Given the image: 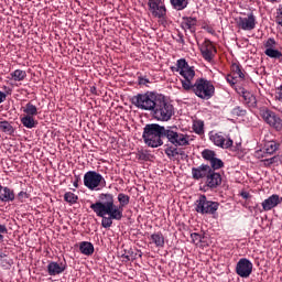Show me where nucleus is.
Instances as JSON below:
<instances>
[{
  "label": "nucleus",
  "instance_id": "obj_1",
  "mask_svg": "<svg viewBox=\"0 0 282 282\" xmlns=\"http://www.w3.org/2000/svg\"><path fill=\"white\" fill-rule=\"evenodd\" d=\"M99 202L90 205V209L101 217L102 228H111L115 221L122 220L123 215L119 209L113 208V194H100Z\"/></svg>",
  "mask_w": 282,
  "mask_h": 282
},
{
  "label": "nucleus",
  "instance_id": "obj_2",
  "mask_svg": "<svg viewBox=\"0 0 282 282\" xmlns=\"http://www.w3.org/2000/svg\"><path fill=\"white\" fill-rule=\"evenodd\" d=\"M165 134L166 127L160 126L158 123H149L145 124L143 129L142 139L144 144L151 149H158V147H162V144H164L162 138H165Z\"/></svg>",
  "mask_w": 282,
  "mask_h": 282
},
{
  "label": "nucleus",
  "instance_id": "obj_3",
  "mask_svg": "<svg viewBox=\"0 0 282 282\" xmlns=\"http://www.w3.org/2000/svg\"><path fill=\"white\" fill-rule=\"evenodd\" d=\"M172 72H178L180 76H182L181 83L183 89L185 91H191V87H193V78H195V67L189 66L186 59L181 58L176 62V67H171Z\"/></svg>",
  "mask_w": 282,
  "mask_h": 282
},
{
  "label": "nucleus",
  "instance_id": "obj_4",
  "mask_svg": "<svg viewBox=\"0 0 282 282\" xmlns=\"http://www.w3.org/2000/svg\"><path fill=\"white\" fill-rule=\"evenodd\" d=\"M153 118L159 122H169L175 116V107L164 97H159L153 108Z\"/></svg>",
  "mask_w": 282,
  "mask_h": 282
},
{
  "label": "nucleus",
  "instance_id": "obj_5",
  "mask_svg": "<svg viewBox=\"0 0 282 282\" xmlns=\"http://www.w3.org/2000/svg\"><path fill=\"white\" fill-rule=\"evenodd\" d=\"M189 91L203 100H210L215 96V86L206 78H198L192 84Z\"/></svg>",
  "mask_w": 282,
  "mask_h": 282
},
{
  "label": "nucleus",
  "instance_id": "obj_6",
  "mask_svg": "<svg viewBox=\"0 0 282 282\" xmlns=\"http://www.w3.org/2000/svg\"><path fill=\"white\" fill-rule=\"evenodd\" d=\"M158 98L153 93L138 94L132 97V105L143 111H153L158 102Z\"/></svg>",
  "mask_w": 282,
  "mask_h": 282
},
{
  "label": "nucleus",
  "instance_id": "obj_7",
  "mask_svg": "<svg viewBox=\"0 0 282 282\" xmlns=\"http://www.w3.org/2000/svg\"><path fill=\"white\" fill-rule=\"evenodd\" d=\"M165 138L173 147H188L191 137L177 131V127L167 126L165 128Z\"/></svg>",
  "mask_w": 282,
  "mask_h": 282
},
{
  "label": "nucleus",
  "instance_id": "obj_8",
  "mask_svg": "<svg viewBox=\"0 0 282 282\" xmlns=\"http://www.w3.org/2000/svg\"><path fill=\"white\" fill-rule=\"evenodd\" d=\"M195 210L199 215H215L219 210V203L208 199L206 195H200L195 202Z\"/></svg>",
  "mask_w": 282,
  "mask_h": 282
},
{
  "label": "nucleus",
  "instance_id": "obj_9",
  "mask_svg": "<svg viewBox=\"0 0 282 282\" xmlns=\"http://www.w3.org/2000/svg\"><path fill=\"white\" fill-rule=\"evenodd\" d=\"M84 186L89 191H96V188H105L107 181L100 173L96 171H88L84 175Z\"/></svg>",
  "mask_w": 282,
  "mask_h": 282
},
{
  "label": "nucleus",
  "instance_id": "obj_10",
  "mask_svg": "<svg viewBox=\"0 0 282 282\" xmlns=\"http://www.w3.org/2000/svg\"><path fill=\"white\" fill-rule=\"evenodd\" d=\"M260 116L269 124L270 127H273L276 131L282 130V120L276 112L268 109V107H261L260 108Z\"/></svg>",
  "mask_w": 282,
  "mask_h": 282
},
{
  "label": "nucleus",
  "instance_id": "obj_11",
  "mask_svg": "<svg viewBox=\"0 0 282 282\" xmlns=\"http://www.w3.org/2000/svg\"><path fill=\"white\" fill-rule=\"evenodd\" d=\"M148 6L152 17L161 19V25H165L166 6H164V2H162V0H149Z\"/></svg>",
  "mask_w": 282,
  "mask_h": 282
},
{
  "label": "nucleus",
  "instance_id": "obj_12",
  "mask_svg": "<svg viewBox=\"0 0 282 282\" xmlns=\"http://www.w3.org/2000/svg\"><path fill=\"white\" fill-rule=\"evenodd\" d=\"M254 265L247 258H241L236 264V274L241 279H248L252 274Z\"/></svg>",
  "mask_w": 282,
  "mask_h": 282
},
{
  "label": "nucleus",
  "instance_id": "obj_13",
  "mask_svg": "<svg viewBox=\"0 0 282 282\" xmlns=\"http://www.w3.org/2000/svg\"><path fill=\"white\" fill-rule=\"evenodd\" d=\"M237 25L240 30L245 32H252L257 28V17L254 13H249L247 18L239 17L237 19Z\"/></svg>",
  "mask_w": 282,
  "mask_h": 282
},
{
  "label": "nucleus",
  "instance_id": "obj_14",
  "mask_svg": "<svg viewBox=\"0 0 282 282\" xmlns=\"http://www.w3.org/2000/svg\"><path fill=\"white\" fill-rule=\"evenodd\" d=\"M202 56L207 63H210L213 58H215V54H217V48L209 40H205L200 45Z\"/></svg>",
  "mask_w": 282,
  "mask_h": 282
},
{
  "label": "nucleus",
  "instance_id": "obj_15",
  "mask_svg": "<svg viewBox=\"0 0 282 282\" xmlns=\"http://www.w3.org/2000/svg\"><path fill=\"white\" fill-rule=\"evenodd\" d=\"M209 140H212L215 147H219L220 149H230V147L234 144L232 139H225V137L219 132L210 134Z\"/></svg>",
  "mask_w": 282,
  "mask_h": 282
},
{
  "label": "nucleus",
  "instance_id": "obj_16",
  "mask_svg": "<svg viewBox=\"0 0 282 282\" xmlns=\"http://www.w3.org/2000/svg\"><path fill=\"white\" fill-rule=\"evenodd\" d=\"M280 204H282V197L278 194H272L261 203V206L264 213H268L272 210V208H276Z\"/></svg>",
  "mask_w": 282,
  "mask_h": 282
},
{
  "label": "nucleus",
  "instance_id": "obj_17",
  "mask_svg": "<svg viewBox=\"0 0 282 282\" xmlns=\"http://www.w3.org/2000/svg\"><path fill=\"white\" fill-rule=\"evenodd\" d=\"M213 169L208 164H202L198 167H192V177L193 180H204V177H208Z\"/></svg>",
  "mask_w": 282,
  "mask_h": 282
},
{
  "label": "nucleus",
  "instance_id": "obj_18",
  "mask_svg": "<svg viewBox=\"0 0 282 282\" xmlns=\"http://www.w3.org/2000/svg\"><path fill=\"white\" fill-rule=\"evenodd\" d=\"M181 28L184 30V32H191V34H195L197 31V18L183 17Z\"/></svg>",
  "mask_w": 282,
  "mask_h": 282
},
{
  "label": "nucleus",
  "instance_id": "obj_19",
  "mask_svg": "<svg viewBox=\"0 0 282 282\" xmlns=\"http://www.w3.org/2000/svg\"><path fill=\"white\" fill-rule=\"evenodd\" d=\"M67 270V263L65 262H50L47 264V273L50 276H56L58 274H63V272Z\"/></svg>",
  "mask_w": 282,
  "mask_h": 282
},
{
  "label": "nucleus",
  "instance_id": "obj_20",
  "mask_svg": "<svg viewBox=\"0 0 282 282\" xmlns=\"http://www.w3.org/2000/svg\"><path fill=\"white\" fill-rule=\"evenodd\" d=\"M117 199L119 202V206L116 205L112 196V208L120 210L121 215H123L122 213H124V207L129 206V202H131V197H129V195L127 194L120 193L118 194Z\"/></svg>",
  "mask_w": 282,
  "mask_h": 282
},
{
  "label": "nucleus",
  "instance_id": "obj_21",
  "mask_svg": "<svg viewBox=\"0 0 282 282\" xmlns=\"http://www.w3.org/2000/svg\"><path fill=\"white\" fill-rule=\"evenodd\" d=\"M206 186H208V188H217L221 186V174L213 172L212 170V173L206 177Z\"/></svg>",
  "mask_w": 282,
  "mask_h": 282
},
{
  "label": "nucleus",
  "instance_id": "obj_22",
  "mask_svg": "<svg viewBox=\"0 0 282 282\" xmlns=\"http://www.w3.org/2000/svg\"><path fill=\"white\" fill-rule=\"evenodd\" d=\"M241 96L245 100V104H247L248 107H257V97H254L252 93L246 90V88H242Z\"/></svg>",
  "mask_w": 282,
  "mask_h": 282
},
{
  "label": "nucleus",
  "instance_id": "obj_23",
  "mask_svg": "<svg viewBox=\"0 0 282 282\" xmlns=\"http://www.w3.org/2000/svg\"><path fill=\"white\" fill-rule=\"evenodd\" d=\"M0 202H14V191L0 186Z\"/></svg>",
  "mask_w": 282,
  "mask_h": 282
},
{
  "label": "nucleus",
  "instance_id": "obj_24",
  "mask_svg": "<svg viewBox=\"0 0 282 282\" xmlns=\"http://www.w3.org/2000/svg\"><path fill=\"white\" fill-rule=\"evenodd\" d=\"M276 151H279V143H276L275 141H268L264 144V154L262 155V158H265V155H272L276 153Z\"/></svg>",
  "mask_w": 282,
  "mask_h": 282
},
{
  "label": "nucleus",
  "instance_id": "obj_25",
  "mask_svg": "<svg viewBox=\"0 0 282 282\" xmlns=\"http://www.w3.org/2000/svg\"><path fill=\"white\" fill-rule=\"evenodd\" d=\"M79 250L82 254H85L86 257H91V254H94V245L88 241H83L79 245Z\"/></svg>",
  "mask_w": 282,
  "mask_h": 282
},
{
  "label": "nucleus",
  "instance_id": "obj_26",
  "mask_svg": "<svg viewBox=\"0 0 282 282\" xmlns=\"http://www.w3.org/2000/svg\"><path fill=\"white\" fill-rule=\"evenodd\" d=\"M20 120L23 127H25L26 129H34V127L39 124V121H36L34 117H30L25 115Z\"/></svg>",
  "mask_w": 282,
  "mask_h": 282
},
{
  "label": "nucleus",
  "instance_id": "obj_27",
  "mask_svg": "<svg viewBox=\"0 0 282 282\" xmlns=\"http://www.w3.org/2000/svg\"><path fill=\"white\" fill-rule=\"evenodd\" d=\"M231 72L236 78H240L241 80H245L246 75L243 74V69L241 68L240 63H232Z\"/></svg>",
  "mask_w": 282,
  "mask_h": 282
},
{
  "label": "nucleus",
  "instance_id": "obj_28",
  "mask_svg": "<svg viewBox=\"0 0 282 282\" xmlns=\"http://www.w3.org/2000/svg\"><path fill=\"white\" fill-rule=\"evenodd\" d=\"M11 80L15 83H21V80H25L28 78V73L25 70L15 69L14 72L10 73Z\"/></svg>",
  "mask_w": 282,
  "mask_h": 282
},
{
  "label": "nucleus",
  "instance_id": "obj_29",
  "mask_svg": "<svg viewBox=\"0 0 282 282\" xmlns=\"http://www.w3.org/2000/svg\"><path fill=\"white\" fill-rule=\"evenodd\" d=\"M0 131L7 135H14V127L8 120L0 121Z\"/></svg>",
  "mask_w": 282,
  "mask_h": 282
},
{
  "label": "nucleus",
  "instance_id": "obj_30",
  "mask_svg": "<svg viewBox=\"0 0 282 282\" xmlns=\"http://www.w3.org/2000/svg\"><path fill=\"white\" fill-rule=\"evenodd\" d=\"M151 240L156 248H164V235L162 232H155L151 235Z\"/></svg>",
  "mask_w": 282,
  "mask_h": 282
},
{
  "label": "nucleus",
  "instance_id": "obj_31",
  "mask_svg": "<svg viewBox=\"0 0 282 282\" xmlns=\"http://www.w3.org/2000/svg\"><path fill=\"white\" fill-rule=\"evenodd\" d=\"M23 112L25 113V116L34 118V116H39V108H36L34 104L28 102L23 108Z\"/></svg>",
  "mask_w": 282,
  "mask_h": 282
},
{
  "label": "nucleus",
  "instance_id": "obj_32",
  "mask_svg": "<svg viewBox=\"0 0 282 282\" xmlns=\"http://www.w3.org/2000/svg\"><path fill=\"white\" fill-rule=\"evenodd\" d=\"M13 263L12 259H10L6 253H0V267L3 268V270H10Z\"/></svg>",
  "mask_w": 282,
  "mask_h": 282
},
{
  "label": "nucleus",
  "instance_id": "obj_33",
  "mask_svg": "<svg viewBox=\"0 0 282 282\" xmlns=\"http://www.w3.org/2000/svg\"><path fill=\"white\" fill-rule=\"evenodd\" d=\"M172 8L174 10H186L188 8V0H170Z\"/></svg>",
  "mask_w": 282,
  "mask_h": 282
},
{
  "label": "nucleus",
  "instance_id": "obj_34",
  "mask_svg": "<svg viewBox=\"0 0 282 282\" xmlns=\"http://www.w3.org/2000/svg\"><path fill=\"white\" fill-rule=\"evenodd\" d=\"M202 158L206 162H212L215 158H217V153L210 149H205L202 151Z\"/></svg>",
  "mask_w": 282,
  "mask_h": 282
},
{
  "label": "nucleus",
  "instance_id": "obj_35",
  "mask_svg": "<svg viewBox=\"0 0 282 282\" xmlns=\"http://www.w3.org/2000/svg\"><path fill=\"white\" fill-rule=\"evenodd\" d=\"M209 164V169H212L213 172L219 171V169H224L225 166L224 161L217 156H215Z\"/></svg>",
  "mask_w": 282,
  "mask_h": 282
},
{
  "label": "nucleus",
  "instance_id": "obj_36",
  "mask_svg": "<svg viewBox=\"0 0 282 282\" xmlns=\"http://www.w3.org/2000/svg\"><path fill=\"white\" fill-rule=\"evenodd\" d=\"M165 155H167L170 160H173V158H177V155H182V152H180L177 148L171 145L165 149Z\"/></svg>",
  "mask_w": 282,
  "mask_h": 282
},
{
  "label": "nucleus",
  "instance_id": "obj_37",
  "mask_svg": "<svg viewBox=\"0 0 282 282\" xmlns=\"http://www.w3.org/2000/svg\"><path fill=\"white\" fill-rule=\"evenodd\" d=\"M265 56H269V58H282V53L279 50L275 48H265L264 51Z\"/></svg>",
  "mask_w": 282,
  "mask_h": 282
},
{
  "label": "nucleus",
  "instance_id": "obj_38",
  "mask_svg": "<svg viewBox=\"0 0 282 282\" xmlns=\"http://www.w3.org/2000/svg\"><path fill=\"white\" fill-rule=\"evenodd\" d=\"M64 199L68 204H76V202H78V195H76V194H74L72 192H66L64 194Z\"/></svg>",
  "mask_w": 282,
  "mask_h": 282
},
{
  "label": "nucleus",
  "instance_id": "obj_39",
  "mask_svg": "<svg viewBox=\"0 0 282 282\" xmlns=\"http://www.w3.org/2000/svg\"><path fill=\"white\" fill-rule=\"evenodd\" d=\"M231 113H232V116L243 117V116H246L247 111H246V109L237 106L236 108H234L231 110Z\"/></svg>",
  "mask_w": 282,
  "mask_h": 282
},
{
  "label": "nucleus",
  "instance_id": "obj_40",
  "mask_svg": "<svg viewBox=\"0 0 282 282\" xmlns=\"http://www.w3.org/2000/svg\"><path fill=\"white\" fill-rule=\"evenodd\" d=\"M194 131L198 135H202V133H204V122L197 121L196 123H194Z\"/></svg>",
  "mask_w": 282,
  "mask_h": 282
},
{
  "label": "nucleus",
  "instance_id": "obj_41",
  "mask_svg": "<svg viewBox=\"0 0 282 282\" xmlns=\"http://www.w3.org/2000/svg\"><path fill=\"white\" fill-rule=\"evenodd\" d=\"M264 166H272V164H276V162H279V158L278 156H273L270 159H264L262 160Z\"/></svg>",
  "mask_w": 282,
  "mask_h": 282
},
{
  "label": "nucleus",
  "instance_id": "obj_42",
  "mask_svg": "<svg viewBox=\"0 0 282 282\" xmlns=\"http://www.w3.org/2000/svg\"><path fill=\"white\" fill-rule=\"evenodd\" d=\"M191 239L193 241V243H195L196 246H199V243H202V235L197 234V232H194L191 235Z\"/></svg>",
  "mask_w": 282,
  "mask_h": 282
},
{
  "label": "nucleus",
  "instance_id": "obj_43",
  "mask_svg": "<svg viewBox=\"0 0 282 282\" xmlns=\"http://www.w3.org/2000/svg\"><path fill=\"white\" fill-rule=\"evenodd\" d=\"M275 46L276 41H274V39H269L264 44L265 50H274Z\"/></svg>",
  "mask_w": 282,
  "mask_h": 282
},
{
  "label": "nucleus",
  "instance_id": "obj_44",
  "mask_svg": "<svg viewBox=\"0 0 282 282\" xmlns=\"http://www.w3.org/2000/svg\"><path fill=\"white\" fill-rule=\"evenodd\" d=\"M10 95H12V89H8V90H6V93L0 90V105H1V102H6V99Z\"/></svg>",
  "mask_w": 282,
  "mask_h": 282
},
{
  "label": "nucleus",
  "instance_id": "obj_45",
  "mask_svg": "<svg viewBox=\"0 0 282 282\" xmlns=\"http://www.w3.org/2000/svg\"><path fill=\"white\" fill-rule=\"evenodd\" d=\"M8 232V227L6 225H0V241L3 240V235H7Z\"/></svg>",
  "mask_w": 282,
  "mask_h": 282
},
{
  "label": "nucleus",
  "instance_id": "obj_46",
  "mask_svg": "<svg viewBox=\"0 0 282 282\" xmlns=\"http://www.w3.org/2000/svg\"><path fill=\"white\" fill-rule=\"evenodd\" d=\"M237 77L232 76V75H228L227 76V83H229V85H237Z\"/></svg>",
  "mask_w": 282,
  "mask_h": 282
},
{
  "label": "nucleus",
  "instance_id": "obj_47",
  "mask_svg": "<svg viewBox=\"0 0 282 282\" xmlns=\"http://www.w3.org/2000/svg\"><path fill=\"white\" fill-rule=\"evenodd\" d=\"M137 158H138V160H143V161L149 160V155L147 153H144V152H139L137 154Z\"/></svg>",
  "mask_w": 282,
  "mask_h": 282
},
{
  "label": "nucleus",
  "instance_id": "obj_48",
  "mask_svg": "<svg viewBox=\"0 0 282 282\" xmlns=\"http://www.w3.org/2000/svg\"><path fill=\"white\" fill-rule=\"evenodd\" d=\"M276 23L282 26V8L278 11Z\"/></svg>",
  "mask_w": 282,
  "mask_h": 282
},
{
  "label": "nucleus",
  "instance_id": "obj_49",
  "mask_svg": "<svg viewBox=\"0 0 282 282\" xmlns=\"http://www.w3.org/2000/svg\"><path fill=\"white\" fill-rule=\"evenodd\" d=\"M148 83H151L149 78L139 77V85H147Z\"/></svg>",
  "mask_w": 282,
  "mask_h": 282
},
{
  "label": "nucleus",
  "instance_id": "obj_50",
  "mask_svg": "<svg viewBox=\"0 0 282 282\" xmlns=\"http://www.w3.org/2000/svg\"><path fill=\"white\" fill-rule=\"evenodd\" d=\"M177 43H181L182 45H184V43H185L184 35L182 33H178Z\"/></svg>",
  "mask_w": 282,
  "mask_h": 282
},
{
  "label": "nucleus",
  "instance_id": "obj_51",
  "mask_svg": "<svg viewBox=\"0 0 282 282\" xmlns=\"http://www.w3.org/2000/svg\"><path fill=\"white\" fill-rule=\"evenodd\" d=\"M18 197H19V199L28 198V193L26 192H20L18 194Z\"/></svg>",
  "mask_w": 282,
  "mask_h": 282
},
{
  "label": "nucleus",
  "instance_id": "obj_52",
  "mask_svg": "<svg viewBox=\"0 0 282 282\" xmlns=\"http://www.w3.org/2000/svg\"><path fill=\"white\" fill-rule=\"evenodd\" d=\"M278 100L282 102V86L280 87V91L278 93Z\"/></svg>",
  "mask_w": 282,
  "mask_h": 282
},
{
  "label": "nucleus",
  "instance_id": "obj_53",
  "mask_svg": "<svg viewBox=\"0 0 282 282\" xmlns=\"http://www.w3.org/2000/svg\"><path fill=\"white\" fill-rule=\"evenodd\" d=\"M78 182H79V178L76 177V180H75L74 183H73V186H74L75 188H78Z\"/></svg>",
  "mask_w": 282,
  "mask_h": 282
},
{
  "label": "nucleus",
  "instance_id": "obj_54",
  "mask_svg": "<svg viewBox=\"0 0 282 282\" xmlns=\"http://www.w3.org/2000/svg\"><path fill=\"white\" fill-rule=\"evenodd\" d=\"M241 197H243V199H248V197H250V194L243 192V193L241 194Z\"/></svg>",
  "mask_w": 282,
  "mask_h": 282
},
{
  "label": "nucleus",
  "instance_id": "obj_55",
  "mask_svg": "<svg viewBox=\"0 0 282 282\" xmlns=\"http://www.w3.org/2000/svg\"><path fill=\"white\" fill-rule=\"evenodd\" d=\"M124 259H127V261H131V258L129 256H123Z\"/></svg>",
  "mask_w": 282,
  "mask_h": 282
},
{
  "label": "nucleus",
  "instance_id": "obj_56",
  "mask_svg": "<svg viewBox=\"0 0 282 282\" xmlns=\"http://www.w3.org/2000/svg\"><path fill=\"white\" fill-rule=\"evenodd\" d=\"M208 32H209V34H213V32H215V31H213V30H208Z\"/></svg>",
  "mask_w": 282,
  "mask_h": 282
},
{
  "label": "nucleus",
  "instance_id": "obj_57",
  "mask_svg": "<svg viewBox=\"0 0 282 282\" xmlns=\"http://www.w3.org/2000/svg\"><path fill=\"white\" fill-rule=\"evenodd\" d=\"M93 91H96V87L93 88Z\"/></svg>",
  "mask_w": 282,
  "mask_h": 282
},
{
  "label": "nucleus",
  "instance_id": "obj_58",
  "mask_svg": "<svg viewBox=\"0 0 282 282\" xmlns=\"http://www.w3.org/2000/svg\"><path fill=\"white\" fill-rule=\"evenodd\" d=\"M93 91H96V87L93 88Z\"/></svg>",
  "mask_w": 282,
  "mask_h": 282
}]
</instances>
